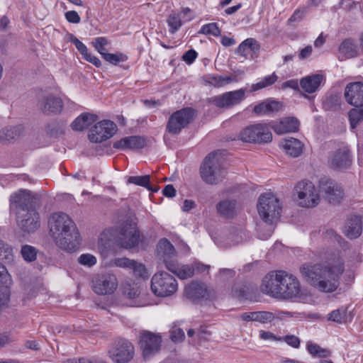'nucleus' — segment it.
I'll list each match as a JSON object with an SVG mask.
<instances>
[{
  "instance_id": "nucleus-1",
  "label": "nucleus",
  "mask_w": 363,
  "mask_h": 363,
  "mask_svg": "<svg viewBox=\"0 0 363 363\" xmlns=\"http://www.w3.org/2000/svg\"><path fill=\"white\" fill-rule=\"evenodd\" d=\"M344 269L342 261L333 257L316 264H303L300 272L305 281L319 291L332 293L338 288Z\"/></svg>"
},
{
  "instance_id": "nucleus-2",
  "label": "nucleus",
  "mask_w": 363,
  "mask_h": 363,
  "mask_svg": "<svg viewBox=\"0 0 363 363\" xmlns=\"http://www.w3.org/2000/svg\"><path fill=\"white\" fill-rule=\"evenodd\" d=\"M50 233L55 244L61 249L72 252L79 245V233L72 218L66 213L56 212L48 219Z\"/></svg>"
},
{
  "instance_id": "nucleus-3",
  "label": "nucleus",
  "mask_w": 363,
  "mask_h": 363,
  "mask_svg": "<svg viewBox=\"0 0 363 363\" xmlns=\"http://www.w3.org/2000/svg\"><path fill=\"white\" fill-rule=\"evenodd\" d=\"M224 173L225 170L222 167V158L219 151L208 154L200 167L201 177L206 184H217L221 180Z\"/></svg>"
},
{
  "instance_id": "nucleus-4",
  "label": "nucleus",
  "mask_w": 363,
  "mask_h": 363,
  "mask_svg": "<svg viewBox=\"0 0 363 363\" xmlns=\"http://www.w3.org/2000/svg\"><path fill=\"white\" fill-rule=\"evenodd\" d=\"M257 210L259 216L266 223H272L274 220L279 218L281 208L279 199L269 192L259 196Z\"/></svg>"
},
{
  "instance_id": "nucleus-5",
  "label": "nucleus",
  "mask_w": 363,
  "mask_h": 363,
  "mask_svg": "<svg viewBox=\"0 0 363 363\" xmlns=\"http://www.w3.org/2000/svg\"><path fill=\"white\" fill-rule=\"evenodd\" d=\"M119 246L125 249H132L138 246L140 242V233L136 223L126 220L118 228L116 237Z\"/></svg>"
},
{
  "instance_id": "nucleus-6",
  "label": "nucleus",
  "mask_w": 363,
  "mask_h": 363,
  "mask_svg": "<svg viewBox=\"0 0 363 363\" xmlns=\"http://www.w3.org/2000/svg\"><path fill=\"white\" fill-rule=\"evenodd\" d=\"M178 288L176 279L165 272L154 274L151 280V290L157 296L165 297L174 294Z\"/></svg>"
},
{
  "instance_id": "nucleus-7",
  "label": "nucleus",
  "mask_w": 363,
  "mask_h": 363,
  "mask_svg": "<svg viewBox=\"0 0 363 363\" xmlns=\"http://www.w3.org/2000/svg\"><path fill=\"white\" fill-rule=\"evenodd\" d=\"M239 138L246 143H266L272 140V134L266 124L257 123L244 128Z\"/></svg>"
},
{
  "instance_id": "nucleus-8",
  "label": "nucleus",
  "mask_w": 363,
  "mask_h": 363,
  "mask_svg": "<svg viewBox=\"0 0 363 363\" xmlns=\"http://www.w3.org/2000/svg\"><path fill=\"white\" fill-rule=\"evenodd\" d=\"M303 296L301 283L294 274L283 270L279 299H293Z\"/></svg>"
},
{
  "instance_id": "nucleus-9",
  "label": "nucleus",
  "mask_w": 363,
  "mask_h": 363,
  "mask_svg": "<svg viewBox=\"0 0 363 363\" xmlns=\"http://www.w3.org/2000/svg\"><path fill=\"white\" fill-rule=\"evenodd\" d=\"M295 191L298 195L301 206L313 208L318 204L320 196L311 182L304 180L299 182L295 186Z\"/></svg>"
},
{
  "instance_id": "nucleus-10",
  "label": "nucleus",
  "mask_w": 363,
  "mask_h": 363,
  "mask_svg": "<svg viewBox=\"0 0 363 363\" xmlns=\"http://www.w3.org/2000/svg\"><path fill=\"white\" fill-rule=\"evenodd\" d=\"M194 112L191 108H184L173 113L167 123L166 130L172 135H177L194 118Z\"/></svg>"
},
{
  "instance_id": "nucleus-11",
  "label": "nucleus",
  "mask_w": 363,
  "mask_h": 363,
  "mask_svg": "<svg viewBox=\"0 0 363 363\" xmlns=\"http://www.w3.org/2000/svg\"><path fill=\"white\" fill-rule=\"evenodd\" d=\"M39 208L33 207L30 209L18 210V225L23 232L31 233L40 228V216L38 212Z\"/></svg>"
},
{
  "instance_id": "nucleus-12",
  "label": "nucleus",
  "mask_w": 363,
  "mask_h": 363,
  "mask_svg": "<svg viewBox=\"0 0 363 363\" xmlns=\"http://www.w3.org/2000/svg\"><path fill=\"white\" fill-rule=\"evenodd\" d=\"M162 338L160 335L150 331L140 333L139 347L145 359L155 355L160 350Z\"/></svg>"
},
{
  "instance_id": "nucleus-13",
  "label": "nucleus",
  "mask_w": 363,
  "mask_h": 363,
  "mask_svg": "<svg viewBox=\"0 0 363 363\" xmlns=\"http://www.w3.org/2000/svg\"><path fill=\"white\" fill-rule=\"evenodd\" d=\"M91 283L93 291L98 295L111 294L118 286L116 276L111 273L94 275Z\"/></svg>"
},
{
  "instance_id": "nucleus-14",
  "label": "nucleus",
  "mask_w": 363,
  "mask_h": 363,
  "mask_svg": "<svg viewBox=\"0 0 363 363\" xmlns=\"http://www.w3.org/2000/svg\"><path fill=\"white\" fill-rule=\"evenodd\" d=\"M108 353L113 362L127 363L133 358L134 347L126 340H118L113 344Z\"/></svg>"
},
{
  "instance_id": "nucleus-15",
  "label": "nucleus",
  "mask_w": 363,
  "mask_h": 363,
  "mask_svg": "<svg viewBox=\"0 0 363 363\" xmlns=\"http://www.w3.org/2000/svg\"><path fill=\"white\" fill-rule=\"evenodd\" d=\"M116 131V125L111 121L104 120L95 124L89 130L91 142L99 143L111 138Z\"/></svg>"
},
{
  "instance_id": "nucleus-16",
  "label": "nucleus",
  "mask_w": 363,
  "mask_h": 363,
  "mask_svg": "<svg viewBox=\"0 0 363 363\" xmlns=\"http://www.w3.org/2000/svg\"><path fill=\"white\" fill-rule=\"evenodd\" d=\"M11 206H15L18 210L40 207L42 202L38 194H33L28 190H19L10 197Z\"/></svg>"
},
{
  "instance_id": "nucleus-17",
  "label": "nucleus",
  "mask_w": 363,
  "mask_h": 363,
  "mask_svg": "<svg viewBox=\"0 0 363 363\" xmlns=\"http://www.w3.org/2000/svg\"><path fill=\"white\" fill-rule=\"evenodd\" d=\"M245 89H240L235 91H228L221 95L210 98L209 102L213 104L218 108H230L238 105L245 99Z\"/></svg>"
},
{
  "instance_id": "nucleus-18",
  "label": "nucleus",
  "mask_w": 363,
  "mask_h": 363,
  "mask_svg": "<svg viewBox=\"0 0 363 363\" xmlns=\"http://www.w3.org/2000/svg\"><path fill=\"white\" fill-rule=\"evenodd\" d=\"M283 270L272 271L267 274L262 279L260 290L263 294L279 298L281 287V279Z\"/></svg>"
},
{
  "instance_id": "nucleus-19",
  "label": "nucleus",
  "mask_w": 363,
  "mask_h": 363,
  "mask_svg": "<svg viewBox=\"0 0 363 363\" xmlns=\"http://www.w3.org/2000/svg\"><path fill=\"white\" fill-rule=\"evenodd\" d=\"M319 191L325 200L333 204L340 203L343 197L342 188L329 179L324 178L320 180Z\"/></svg>"
},
{
  "instance_id": "nucleus-20",
  "label": "nucleus",
  "mask_w": 363,
  "mask_h": 363,
  "mask_svg": "<svg viewBox=\"0 0 363 363\" xmlns=\"http://www.w3.org/2000/svg\"><path fill=\"white\" fill-rule=\"evenodd\" d=\"M344 95L349 104L354 107L363 106V82L349 83L345 89Z\"/></svg>"
},
{
  "instance_id": "nucleus-21",
  "label": "nucleus",
  "mask_w": 363,
  "mask_h": 363,
  "mask_svg": "<svg viewBox=\"0 0 363 363\" xmlns=\"http://www.w3.org/2000/svg\"><path fill=\"white\" fill-rule=\"evenodd\" d=\"M324 81V77L320 74L306 76L300 79L301 95L309 99L307 94L317 91Z\"/></svg>"
},
{
  "instance_id": "nucleus-22",
  "label": "nucleus",
  "mask_w": 363,
  "mask_h": 363,
  "mask_svg": "<svg viewBox=\"0 0 363 363\" xmlns=\"http://www.w3.org/2000/svg\"><path fill=\"white\" fill-rule=\"evenodd\" d=\"M39 109L44 113H59L63 108L62 100L52 94L41 98L38 104Z\"/></svg>"
},
{
  "instance_id": "nucleus-23",
  "label": "nucleus",
  "mask_w": 363,
  "mask_h": 363,
  "mask_svg": "<svg viewBox=\"0 0 363 363\" xmlns=\"http://www.w3.org/2000/svg\"><path fill=\"white\" fill-rule=\"evenodd\" d=\"M184 296L196 301L201 299H208L210 297V291L205 284L199 281H192L186 286Z\"/></svg>"
},
{
  "instance_id": "nucleus-24",
  "label": "nucleus",
  "mask_w": 363,
  "mask_h": 363,
  "mask_svg": "<svg viewBox=\"0 0 363 363\" xmlns=\"http://www.w3.org/2000/svg\"><path fill=\"white\" fill-rule=\"evenodd\" d=\"M352 163V158L349 149L343 147L338 149L330 160V166L335 169H343L348 168Z\"/></svg>"
},
{
  "instance_id": "nucleus-25",
  "label": "nucleus",
  "mask_w": 363,
  "mask_h": 363,
  "mask_svg": "<svg viewBox=\"0 0 363 363\" xmlns=\"http://www.w3.org/2000/svg\"><path fill=\"white\" fill-rule=\"evenodd\" d=\"M145 145V140L140 136H128L116 141L113 147L117 150H126L140 149Z\"/></svg>"
},
{
  "instance_id": "nucleus-26",
  "label": "nucleus",
  "mask_w": 363,
  "mask_h": 363,
  "mask_svg": "<svg viewBox=\"0 0 363 363\" xmlns=\"http://www.w3.org/2000/svg\"><path fill=\"white\" fill-rule=\"evenodd\" d=\"M363 218L359 215L351 216L345 225V235L350 239L359 238L362 233Z\"/></svg>"
},
{
  "instance_id": "nucleus-27",
  "label": "nucleus",
  "mask_w": 363,
  "mask_h": 363,
  "mask_svg": "<svg viewBox=\"0 0 363 363\" xmlns=\"http://www.w3.org/2000/svg\"><path fill=\"white\" fill-rule=\"evenodd\" d=\"M11 283L10 275L8 274L6 267L0 263V308L6 304L9 299V286Z\"/></svg>"
},
{
  "instance_id": "nucleus-28",
  "label": "nucleus",
  "mask_w": 363,
  "mask_h": 363,
  "mask_svg": "<svg viewBox=\"0 0 363 363\" xmlns=\"http://www.w3.org/2000/svg\"><path fill=\"white\" fill-rule=\"evenodd\" d=\"M299 121L294 117H287L275 123L272 128L275 133L282 135L286 133L296 132L298 130Z\"/></svg>"
},
{
  "instance_id": "nucleus-29",
  "label": "nucleus",
  "mask_w": 363,
  "mask_h": 363,
  "mask_svg": "<svg viewBox=\"0 0 363 363\" xmlns=\"http://www.w3.org/2000/svg\"><path fill=\"white\" fill-rule=\"evenodd\" d=\"M218 213L226 218H233L237 211V201L234 199L220 201L216 206Z\"/></svg>"
},
{
  "instance_id": "nucleus-30",
  "label": "nucleus",
  "mask_w": 363,
  "mask_h": 363,
  "mask_svg": "<svg viewBox=\"0 0 363 363\" xmlns=\"http://www.w3.org/2000/svg\"><path fill=\"white\" fill-rule=\"evenodd\" d=\"M96 120V115L83 113L72 123L71 127L74 130L82 131L91 125Z\"/></svg>"
},
{
  "instance_id": "nucleus-31",
  "label": "nucleus",
  "mask_w": 363,
  "mask_h": 363,
  "mask_svg": "<svg viewBox=\"0 0 363 363\" xmlns=\"http://www.w3.org/2000/svg\"><path fill=\"white\" fill-rule=\"evenodd\" d=\"M303 146L300 140L294 138L286 139L283 143L286 154L293 157H297L302 153Z\"/></svg>"
},
{
  "instance_id": "nucleus-32",
  "label": "nucleus",
  "mask_w": 363,
  "mask_h": 363,
  "mask_svg": "<svg viewBox=\"0 0 363 363\" xmlns=\"http://www.w3.org/2000/svg\"><path fill=\"white\" fill-rule=\"evenodd\" d=\"M282 107L280 102L276 101H264L254 107V112L258 115L269 114L272 112L279 111Z\"/></svg>"
},
{
  "instance_id": "nucleus-33",
  "label": "nucleus",
  "mask_w": 363,
  "mask_h": 363,
  "mask_svg": "<svg viewBox=\"0 0 363 363\" xmlns=\"http://www.w3.org/2000/svg\"><path fill=\"white\" fill-rule=\"evenodd\" d=\"M259 50V45L254 38H247L242 42L237 49V52L247 57L252 53H256Z\"/></svg>"
},
{
  "instance_id": "nucleus-34",
  "label": "nucleus",
  "mask_w": 363,
  "mask_h": 363,
  "mask_svg": "<svg viewBox=\"0 0 363 363\" xmlns=\"http://www.w3.org/2000/svg\"><path fill=\"white\" fill-rule=\"evenodd\" d=\"M340 56L339 58L342 60L344 59L352 58L357 55V46L351 40H344L339 47Z\"/></svg>"
},
{
  "instance_id": "nucleus-35",
  "label": "nucleus",
  "mask_w": 363,
  "mask_h": 363,
  "mask_svg": "<svg viewBox=\"0 0 363 363\" xmlns=\"http://www.w3.org/2000/svg\"><path fill=\"white\" fill-rule=\"evenodd\" d=\"M205 80L206 83L216 87H222L233 82H236L238 81L236 77L222 76L217 74H209L206 77Z\"/></svg>"
},
{
  "instance_id": "nucleus-36",
  "label": "nucleus",
  "mask_w": 363,
  "mask_h": 363,
  "mask_svg": "<svg viewBox=\"0 0 363 363\" xmlns=\"http://www.w3.org/2000/svg\"><path fill=\"white\" fill-rule=\"evenodd\" d=\"M150 175H143V176H131L129 177L127 179V184H133L137 186H140L146 188L149 191L156 192L158 191V187L155 186L152 187L150 184Z\"/></svg>"
},
{
  "instance_id": "nucleus-37",
  "label": "nucleus",
  "mask_w": 363,
  "mask_h": 363,
  "mask_svg": "<svg viewBox=\"0 0 363 363\" xmlns=\"http://www.w3.org/2000/svg\"><path fill=\"white\" fill-rule=\"evenodd\" d=\"M158 254L163 258H172L174 255L175 250L172 244L167 239H162L157 245Z\"/></svg>"
},
{
  "instance_id": "nucleus-38",
  "label": "nucleus",
  "mask_w": 363,
  "mask_h": 363,
  "mask_svg": "<svg viewBox=\"0 0 363 363\" xmlns=\"http://www.w3.org/2000/svg\"><path fill=\"white\" fill-rule=\"evenodd\" d=\"M19 135L16 127L4 128L0 130V143L7 144L16 139Z\"/></svg>"
},
{
  "instance_id": "nucleus-39",
  "label": "nucleus",
  "mask_w": 363,
  "mask_h": 363,
  "mask_svg": "<svg viewBox=\"0 0 363 363\" xmlns=\"http://www.w3.org/2000/svg\"><path fill=\"white\" fill-rule=\"evenodd\" d=\"M277 79L278 76L275 74V72H274L271 75L264 77L259 82L252 84L250 91L253 92L268 87L274 84L277 81Z\"/></svg>"
},
{
  "instance_id": "nucleus-40",
  "label": "nucleus",
  "mask_w": 363,
  "mask_h": 363,
  "mask_svg": "<svg viewBox=\"0 0 363 363\" xmlns=\"http://www.w3.org/2000/svg\"><path fill=\"white\" fill-rule=\"evenodd\" d=\"M348 116L351 128H355L363 121V106L352 108L348 113Z\"/></svg>"
},
{
  "instance_id": "nucleus-41",
  "label": "nucleus",
  "mask_w": 363,
  "mask_h": 363,
  "mask_svg": "<svg viewBox=\"0 0 363 363\" xmlns=\"http://www.w3.org/2000/svg\"><path fill=\"white\" fill-rule=\"evenodd\" d=\"M167 22L169 27V32L172 34L175 33L182 25L180 16L177 13H171L168 16Z\"/></svg>"
},
{
  "instance_id": "nucleus-42",
  "label": "nucleus",
  "mask_w": 363,
  "mask_h": 363,
  "mask_svg": "<svg viewBox=\"0 0 363 363\" xmlns=\"http://www.w3.org/2000/svg\"><path fill=\"white\" fill-rule=\"evenodd\" d=\"M21 253L26 261L33 262L36 259L37 250L31 245H25L22 246Z\"/></svg>"
},
{
  "instance_id": "nucleus-43",
  "label": "nucleus",
  "mask_w": 363,
  "mask_h": 363,
  "mask_svg": "<svg viewBox=\"0 0 363 363\" xmlns=\"http://www.w3.org/2000/svg\"><path fill=\"white\" fill-rule=\"evenodd\" d=\"M102 57L106 62L114 65H118L121 62H125L128 59L127 56L121 52L116 54L106 52Z\"/></svg>"
},
{
  "instance_id": "nucleus-44",
  "label": "nucleus",
  "mask_w": 363,
  "mask_h": 363,
  "mask_svg": "<svg viewBox=\"0 0 363 363\" xmlns=\"http://www.w3.org/2000/svg\"><path fill=\"white\" fill-rule=\"evenodd\" d=\"M307 348L310 354L318 357H326L330 354L329 350L321 348L317 344L310 343L308 345Z\"/></svg>"
},
{
  "instance_id": "nucleus-45",
  "label": "nucleus",
  "mask_w": 363,
  "mask_h": 363,
  "mask_svg": "<svg viewBox=\"0 0 363 363\" xmlns=\"http://www.w3.org/2000/svg\"><path fill=\"white\" fill-rule=\"evenodd\" d=\"M108 44V40L105 37H98L93 39L91 45L103 56L106 52L105 46Z\"/></svg>"
},
{
  "instance_id": "nucleus-46",
  "label": "nucleus",
  "mask_w": 363,
  "mask_h": 363,
  "mask_svg": "<svg viewBox=\"0 0 363 363\" xmlns=\"http://www.w3.org/2000/svg\"><path fill=\"white\" fill-rule=\"evenodd\" d=\"M220 33L221 31L216 23H211L203 25L199 31V33L212 35L216 37L220 35Z\"/></svg>"
},
{
  "instance_id": "nucleus-47",
  "label": "nucleus",
  "mask_w": 363,
  "mask_h": 363,
  "mask_svg": "<svg viewBox=\"0 0 363 363\" xmlns=\"http://www.w3.org/2000/svg\"><path fill=\"white\" fill-rule=\"evenodd\" d=\"M170 338L174 342H181L185 338L184 332L177 326H173L170 331Z\"/></svg>"
},
{
  "instance_id": "nucleus-48",
  "label": "nucleus",
  "mask_w": 363,
  "mask_h": 363,
  "mask_svg": "<svg viewBox=\"0 0 363 363\" xmlns=\"http://www.w3.org/2000/svg\"><path fill=\"white\" fill-rule=\"evenodd\" d=\"M340 105V98L335 94L329 96L325 101L324 106L327 108L335 109Z\"/></svg>"
},
{
  "instance_id": "nucleus-49",
  "label": "nucleus",
  "mask_w": 363,
  "mask_h": 363,
  "mask_svg": "<svg viewBox=\"0 0 363 363\" xmlns=\"http://www.w3.org/2000/svg\"><path fill=\"white\" fill-rule=\"evenodd\" d=\"M274 315L269 311H257V322L260 323H271L274 320Z\"/></svg>"
},
{
  "instance_id": "nucleus-50",
  "label": "nucleus",
  "mask_w": 363,
  "mask_h": 363,
  "mask_svg": "<svg viewBox=\"0 0 363 363\" xmlns=\"http://www.w3.org/2000/svg\"><path fill=\"white\" fill-rule=\"evenodd\" d=\"M133 265V266H131L130 269L133 270V272L136 276L143 279H145L148 277L147 269L143 264L138 263L134 260V264Z\"/></svg>"
},
{
  "instance_id": "nucleus-51",
  "label": "nucleus",
  "mask_w": 363,
  "mask_h": 363,
  "mask_svg": "<svg viewBox=\"0 0 363 363\" xmlns=\"http://www.w3.org/2000/svg\"><path fill=\"white\" fill-rule=\"evenodd\" d=\"M194 274V269L189 266L179 267L176 274L180 279H185L190 278Z\"/></svg>"
},
{
  "instance_id": "nucleus-52",
  "label": "nucleus",
  "mask_w": 363,
  "mask_h": 363,
  "mask_svg": "<svg viewBox=\"0 0 363 363\" xmlns=\"http://www.w3.org/2000/svg\"><path fill=\"white\" fill-rule=\"evenodd\" d=\"M79 262L82 265L91 267L96 263V259L92 255L83 254L79 257Z\"/></svg>"
},
{
  "instance_id": "nucleus-53",
  "label": "nucleus",
  "mask_w": 363,
  "mask_h": 363,
  "mask_svg": "<svg viewBox=\"0 0 363 363\" xmlns=\"http://www.w3.org/2000/svg\"><path fill=\"white\" fill-rule=\"evenodd\" d=\"M114 264L118 267L131 268L134 264V260L128 259L126 257L117 258L114 260Z\"/></svg>"
},
{
  "instance_id": "nucleus-54",
  "label": "nucleus",
  "mask_w": 363,
  "mask_h": 363,
  "mask_svg": "<svg viewBox=\"0 0 363 363\" xmlns=\"http://www.w3.org/2000/svg\"><path fill=\"white\" fill-rule=\"evenodd\" d=\"M344 316V311H340V309L334 310L328 315V320L337 323H341Z\"/></svg>"
},
{
  "instance_id": "nucleus-55",
  "label": "nucleus",
  "mask_w": 363,
  "mask_h": 363,
  "mask_svg": "<svg viewBox=\"0 0 363 363\" xmlns=\"http://www.w3.org/2000/svg\"><path fill=\"white\" fill-rule=\"evenodd\" d=\"M281 88L283 89L291 88L301 93L300 82H298L297 79H290L284 82L281 85Z\"/></svg>"
},
{
  "instance_id": "nucleus-56",
  "label": "nucleus",
  "mask_w": 363,
  "mask_h": 363,
  "mask_svg": "<svg viewBox=\"0 0 363 363\" xmlns=\"http://www.w3.org/2000/svg\"><path fill=\"white\" fill-rule=\"evenodd\" d=\"M5 249L6 250L4 251L3 254H0V259L5 262V263H10L13 260L12 248L7 245Z\"/></svg>"
},
{
  "instance_id": "nucleus-57",
  "label": "nucleus",
  "mask_w": 363,
  "mask_h": 363,
  "mask_svg": "<svg viewBox=\"0 0 363 363\" xmlns=\"http://www.w3.org/2000/svg\"><path fill=\"white\" fill-rule=\"evenodd\" d=\"M67 21L72 23H79L81 21L80 16L75 11H69L65 13Z\"/></svg>"
},
{
  "instance_id": "nucleus-58",
  "label": "nucleus",
  "mask_w": 363,
  "mask_h": 363,
  "mask_svg": "<svg viewBox=\"0 0 363 363\" xmlns=\"http://www.w3.org/2000/svg\"><path fill=\"white\" fill-rule=\"evenodd\" d=\"M71 41L74 43L77 49L82 55L86 53V52L88 51L86 46L84 43H82L78 38L72 35L71 37Z\"/></svg>"
},
{
  "instance_id": "nucleus-59",
  "label": "nucleus",
  "mask_w": 363,
  "mask_h": 363,
  "mask_svg": "<svg viewBox=\"0 0 363 363\" xmlns=\"http://www.w3.org/2000/svg\"><path fill=\"white\" fill-rule=\"evenodd\" d=\"M197 57V52L194 50H189L186 51L182 57L183 60L190 65L191 64Z\"/></svg>"
},
{
  "instance_id": "nucleus-60",
  "label": "nucleus",
  "mask_w": 363,
  "mask_h": 363,
  "mask_svg": "<svg viewBox=\"0 0 363 363\" xmlns=\"http://www.w3.org/2000/svg\"><path fill=\"white\" fill-rule=\"evenodd\" d=\"M284 341L290 346L298 348L300 345V340L295 335H286L284 337Z\"/></svg>"
},
{
  "instance_id": "nucleus-61",
  "label": "nucleus",
  "mask_w": 363,
  "mask_h": 363,
  "mask_svg": "<svg viewBox=\"0 0 363 363\" xmlns=\"http://www.w3.org/2000/svg\"><path fill=\"white\" fill-rule=\"evenodd\" d=\"M83 57L86 61L93 64L96 67H99L101 65L100 60L96 56L89 52L88 51L86 52V53L83 55Z\"/></svg>"
},
{
  "instance_id": "nucleus-62",
  "label": "nucleus",
  "mask_w": 363,
  "mask_h": 363,
  "mask_svg": "<svg viewBox=\"0 0 363 363\" xmlns=\"http://www.w3.org/2000/svg\"><path fill=\"white\" fill-rule=\"evenodd\" d=\"M259 337L261 339L268 341L281 340V338L277 337L272 333L269 331L260 330Z\"/></svg>"
},
{
  "instance_id": "nucleus-63",
  "label": "nucleus",
  "mask_w": 363,
  "mask_h": 363,
  "mask_svg": "<svg viewBox=\"0 0 363 363\" xmlns=\"http://www.w3.org/2000/svg\"><path fill=\"white\" fill-rule=\"evenodd\" d=\"M169 259L170 258H167L163 259L165 267L169 271L176 274L179 267L173 260H169Z\"/></svg>"
},
{
  "instance_id": "nucleus-64",
  "label": "nucleus",
  "mask_w": 363,
  "mask_h": 363,
  "mask_svg": "<svg viewBox=\"0 0 363 363\" xmlns=\"http://www.w3.org/2000/svg\"><path fill=\"white\" fill-rule=\"evenodd\" d=\"M240 318L244 321H256L257 318V311L245 312L240 315Z\"/></svg>"
}]
</instances>
